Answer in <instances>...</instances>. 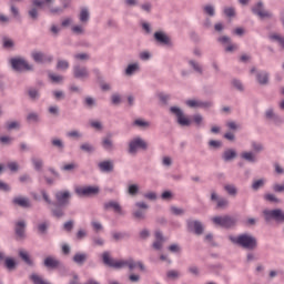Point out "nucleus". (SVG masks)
<instances>
[{"instance_id":"nucleus-1","label":"nucleus","mask_w":284,"mask_h":284,"mask_svg":"<svg viewBox=\"0 0 284 284\" xmlns=\"http://www.w3.org/2000/svg\"><path fill=\"white\" fill-rule=\"evenodd\" d=\"M102 261L104 265L112 267L113 270H123L124 267H129L132 272L135 267H140L141 272H145V265H143L142 262H135L133 258L115 261L110 257V252L108 251L102 253Z\"/></svg>"},{"instance_id":"nucleus-2","label":"nucleus","mask_w":284,"mask_h":284,"mask_svg":"<svg viewBox=\"0 0 284 284\" xmlns=\"http://www.w3.org/2000/svg\"><path fill=\"white\" fill-rule=\"evenodd\" d=\"M229 241H231L233 245H237L239 247L251 252L258 247V240L250 233H242L237 236L229 235Z\"/></svg>"},{"instance_id":"nucleus-3","label":"nucleus","mask_w":284,"mask_h":284,"mask_svg":"<svg viewBox=\"0 0 284 284\" xmlns=\"http://www.w3.org/2000/svg\"><path fill=\"white\" fill-rule=\"evenodd\" d=\"M54 3V0H32V8L28 10V17L31 21H39V9L43 10L45 6L50 8V4Z\"/></svg>"},{"instance_id":"nucleus-4","label":"nucleus","mask_w":284,"mask_h":284,"mask_svg":"<svg viewBox=\"0 0 284 284\" xmlns=\"http://www.w3.org/2000/svg\"><path fill=\"white\" fill-rule=\"evenodd\" d=\"M212 222L214 225H219V227H224V230H232V227H236L239 219L231 215H223L212 217Z\"/></svg>"},{"instance_id":"nucleus-5","label":"nucleus","mask_w":284,"mask_h":284,"mask_svg":"<svg viewBox=\"0 0 284 284\" xmlns=\"http://www.w3.org/2000/svg\"><path fill=\"white\" fill-rule=\"evenodd\" d=\"M9 63L14 72H32L33 68L23 58H11Z\"/></svg>"},{"instance_id":"nucleus-6","label":"nucleus","mask_w":284,"mask_h":284,"mask_svg":"<svg viewBox=\"0 0 284 284\" xmlns=\"http://www.w3.org/2000/svg\"><path fill=\"white\" fill-rule=\"evenodd\" d=\"M169 111L171 114L176 116V122L181 125V128H190L192 125V120L185 116L182 108L171 106Z\"/></svg>"},{"instance_id":"nucleus-7","label":"nucleus","mask_w":284,"mask_h":284,"mask_svg":"<svg viewBox=\"0 0 284 284\" xmlns=\"http://www.w3.org/2000/svg\"><path fill=\"white\" fill-rule=\"evenodd\" d=\"M264 221H275V223H284V211L282 209L264 210Z\"/></svg>"},{"instance_id":"nucleus-8","label":"nucleus","mask_w":284,"mask_h":284,"mask_svg":"<svg viewBox=\"0 0 284 284\" xmlns=\"http://www.w3.org/2000/svg\"><path fill=\"white\" fill-rule=\"evenodd\" d=\"M135 207L132 211V216L135 221H145L148 213L146 210H150V205L145 202H135Z\"/></svg>"},{"instance_id":"nucleus-9","label":"nucleus","mask_w":284,"mask_h":284,"mask_svg":"<svg viewBox=\"0 0 284 284\" xmlns=\"http://www.w3.org/2000/svg\"><path fill=\"white\" fill-rule=\"evenodd\" d=\"M140 150H148V142H145L141 136L133 138L129 142V154H136Z\"/></svg>"},{"instance_id":"nucleus-10","label":"nucleus","mask_w":284,"mask_h":284,"mask_svg":"<svg viewBox=\"0 0 284 284\" xmlns=\"http://www.w3.org/2000/svg\"><path fill=\"white\" fill-rule=\"evenodd\" d=\"M252 12L260 19H272L274 14L265 9L263 1H258L252 7Z\"/></svg>"},{"instance_id":"nucleus-11","label":"nucleus","mask_w":284,"mask_h":284,"mask_svg":"<svg viewBox=\"0 0 284 284\" xmlns=\"http://www.w3.org/2000/svg\"><path fill=\"white\" fill-rule=\"evenodd\" d=\"M185 105H187V108H193V109L201 108L202 110H210V108L214 105V102L191 99L185 101Z\"/></svg>"},{"instance_id":"nucleus-12","label":"nucleus","mask_w":284,"mask_h":284,"mask_svg":"<svg viewBox=\"0 0 284 284\" xmlns=\"http://www.w3.org/2000/svg\"><path fill=\"white\" fill-rule=\"evenodd\" d=\"M186 226L189 232H193V234H196V236H201V234L205 232V226H203V223L199 220L186 221Z\"/></svg>"},{"instance_id":"nucleus-13","label":"nucleus","mask_w":284,"mask_h":284,"mask_svg":"<svg viewBox=\"0 0 284 284\" xmlns=\"http://www.w3.org/2000/svg\"><path fill=\"white\" fill-rule=\"evenodd\" d=\"M101 192L99 186H80L75 189L78 196H97Z\"/></svg>"},{"instance_id":"nucleus-14","label":"nucleus","mask_w":284,"mask_h":284,"mask_svg":"<svg viewBox=\"0 0 284 284\" xmlns=\"http://www.w3.org/2000/svg\"><path fill=\"white\" fill-rule=\"evenodd\" d=\"M70 199H72V193H70V191H58L55 193V201L60 207L70 205Z\"/></svg>"},{"instance_id":"nucleus-15","label":"nucleus","mask_w":284,"mask_h":284,"mask_svg":"<svg viewBox=\"0 0 284 284\" xmlns=\"http://www.w3.org/2000/svg\"><path fill=\"white\" fill-rule=\"evenodd\" d=\"M12 205H16L17 207H22L23 210H29L32 207V202L30 201V197L18 195L14 196L11 201Z\"/></svg>"},{"instance_id":"nucleus-16","label":"nucleus","mask_w":284,"mask_h":284,"mask_svg":"<svg viewBox=\"0 0 284 284\" xmlns=\"http://www.w3.org/2000/svg\"><path fill=\"white\" fill-rule=\"evenodd\" d=\"M73 77L74 79H89L90 71H88V67H83L81 64L73 65Z\"/></svg>"},{"instance_id":"nucleus-17","label":"nucleus","mask_w":284,"mask_h":284,"mask_svg":"<svg viewBox=\"0 0 284 284\" xmlns=\"http://www.w3.org/2000/svg\"><path fill=\"white\" fill-rule=\"evenodd\" d=\"M153 38L156 41V43H160V45H168L169 48H172L173 45L172 39H170L163 31H156L153 34Z\"/></svg>"},{"instance_id":"nucleus-18","label":"nucleus","mask_w":284,"mask_h":284,"mask_svg":"<svg viewBox=\"0 0 284 284\" xmlns=\"http://www.w3.org/2000/svg\"><path fill=\"white\" fill-rule=\"evenodd\" d=\"M44 267L47 270H57V267H63V263H61L57 257L54 256H48L43 261Z\"/></svg>"},{"instance_id":"nucleus-19","label":"nucleus","mask_w":284,"mask_h":284,"mask_svg":"<svg viewBox=\"0 0 284 284\" xmlns=\"http://www.w3.org/2000/svg\"><path fill=\"white\" fill-rule=\"evenodd\" d=\"M240 159L246 161V163H258V156L253 151H244L240 154Z\"/></svg>"},{"instance_id":"nucleus-20","label":"nucleus","mask_w":284,"mask_h":284,"mask_svg":"<svg viewBox=\"0 0 284 284\" xmlns=\"http://www.w3.org/2000/svg\"><path fill=\"white\" fill-rule=\"evenodd\" d=\"M100 172H104L110 174V172H114V162L112 160L102 161L98 164Z\"/></svg>"},{"instance_id":"nucleus-21","label":"nucleus","mask_w":284,"mask_h":284,"mask_svg":"<svg viewBox=\"0 0 284 284\" xmlns=\"http://www.w3.org/2000/svg\"><path fill=\"white\" fill-rule=\"evenodd\" d=\"M155 241L152 244V247L154 250H163V243H165V236H163V233L161 231H156L154 233Z\"/></svg>"},{"instance_id":"nucleus-22","label":"nucleus","mask_w":284,"mask_h":284,"mask_svg":"<svg viewBox=\"0 0 284 284\" xmlns=\"http://www.w3.org/2000/svg\"><path fill=\"white\" fill-rule=\"evenodd\" d=\"M237 156L239 153H236V150L234 149H226L222 153V160L224 161V163H230L231 161H234V159H236Z\"/></svg>"},{"instance_id":"nucleus-23","label":"nucleus","mask_w":284,"mask_h":284,"mask_svg":"<svg viewBox=\"0 0 284 284\" xmlns=\"http://www.w3.org/2000/svg\"><path fill=\"white\" fill-rule=\"evenodd\" d=\"M139 70H141V65L139 64V62H133L128 64V67L124 70V74L125 77H134V74H136Z\"/></svg>"},{"instance_id":"nucleus-24","label":"nucleus","mask_w":284,"mask_h":284,"mask_svg":"<svg viewBox=\"0 0 284 284\" xmlns=\"http://www.w3.org/2000/svg\"><path fill=\"white\" fill-rule=\"evenodd\" d=\"M256 81L260 85H267L270 83V72L258 71L256 73Z\"/></svg>"},{"instance_id":"nucleus-25","label":"nucleus","mask_w":284,"mask_h":284,"mask_svg":"<svg viewBox=\"0 0 284 284\" xmlns=\"http://www.w3.org/2000/svg\"><path fill=\"white\" fill-rule=\"evenodd\" d=\"M72 261L73 263H75V265H79L81 267L85 265V262L88 261V254L78 252L73 255Z\"/></svg>"},{"instance_id":"nucleus-26","label":"nucleus","mask_w":284,"mask_h":284,"mask_svg":"<svg viewBox=\"0 0 284 284\" xmlns=\"http://www.w3.org/2000/svg\"><path fill=\"white\" fill-rule=\"evenodd\" d=\"M16 234L20 239H26V222L23 220L16 223Z\"/></svg>"},{"instance_id":"nucleus-27","label":"nucleus","mask_w":284,"mask_h":284,"mask_svg":"<svg viewBox=\"0 0 284 284\" xmlns=\"http://www.w3.org/2000/svg\"><path fill=\"white\" fill-rule=\"evenodd\" d=\"M79 21L84 26L90 21V9H88V7L81 8L79 13Z\"/></svg>"},{"instance_id":"nucleus-28","label":"nucleus","mask_w":284,"mask_h":284,"mask_svg":"<svg viewBox=\"0 0 284 284\" xmlns=\"http://www.w3.org/2000/svg\"><path fill=\"white\" fill-rule=\"evenodd\" d=\"M114 210L118 214H123V209L121 207V204L119 202L110 201L104 203V210Z\"/></svg>"},{"instance_id":"nucleus-29","label":"nucleus","mask_w":284,"mask_h":284,"mask_svg":"<svg viewBox=\"0 0 284 284\" xmlns=\"http://www.w3.org/2000/svg\"><path fill=\"white\" fill-rule=\"evenodd\" d=\"M51 145L52 148H55L58 152H63V150H65V142H63L61 138L51 139Z\"/></svg>"},{"instance_id":"nucleus-30","label":"nucleus","mask_w":284,"mask_h":284,"mask_svg":"<svg viewBox=\"0 0 284 284\" xmlns=\"http://www.w3.org/2000/svg\"><path fill=\"white\" fill-rule=\"evenodd\" d=\"M251 150H253L254 154H261V152H265V145L262 142L253 140L251 141Z\"/></svg>"},{"instance_id":"nucleus-31","label":"nucleus","mask_w":284,"mask_h":284,"mask_svg":"<svg viewBox=\"0 0 284 284\" xmlns=\"http://www.w3.org/2000/svg\"><path fill=\"white\" fill-rule=\"evenodd\" d=\"M270 41L277 43L282 50H284V37L278 33H271L268 36Z\"/></svg>"},{"instance_id":"nucleus-32","label":"nucleus","mask_w":284,"mask_h":284,"mask_svg":"<svg viewBox=\"0 0 284 284\" xmlns=\"http://www.w3.org/2000/svg\"><path fill=\"white\" fill-rule=\"evenodd\" d=\"M31 163H32L33 170H36V172H41L43 170V160L41 158L32 156Z\"/></svg>"},{"instance_id":"nucleus-33","label":"nucleus","mask_w":284,"mask_h":284,"mask_svg":"<svg viewBox=\"0 0 284 284\" xmlns=\"http://www.w3.org/2000/svg\"><path fill=\"white\" fill-rule=\"evenodd\" d=\"M187 64L196 72V74H203V65H201L196 60L190 59L187 60Z\"/></svg>"},{"instance_id":"nucleus-34","label":"nucleus","mask_w":284,"mask_h":284,"mask_svg":"<svg viewBox=\"0 0 284 284\" xmlns=\"http://www.w3.org/2000/svg\"><path fill=\"white\" fill-rule=\"evenodd\" d=\"M102 148L106 152H114V142L110 138H104L102 140Z\"/></svg>"},{"instance_id":"nucleus-35","label":"nucleus","mask_w":284,"mask_h":284,"mask_svg":"<svg viewBox=\"0 0 284 284\" xmlns=\"http://www.w3.org/2000/svg\"><path fill=\"white\" fill-rule=\"evenodd\" d=\"M1 42L4 50H12L14 48V41L7 36L2 37Z\"/></svg>"},{"instance_id":"nucleus-36","label":"nucleus","mask_w":284,"mask_h":284,"mask_svg":"<svg viewBox=\"0 0 284 284\" xmlns=\"http://www.w3.org/2000/svg\"><path fill=\"white\" fill-rule=\"evenodd\" d=\"M19 256L30 267H32V265H34V262L30 258V254H28L27 251H20Z\"/></svg>"},{"instance_id":"nucleus-37","label":"nucleus","mask_w":284,"mask_h":284,"mask_svg":"<svg viewBox=\"0 0 284 284\" xmlns=\"http://www.w3.org/2000/svg\"><path fill=\"white\" fill-rule=\"evenodd\" d=\"M83 105L88 110H92V108H97V100L92 97H87L83 100Z\"/></svg>"},{"instance_id":"nucleus-38","label":"nucleus","mask_w":284,"mask_h":284,"mask_svg":"<svg viewBox=\"0 0 284 284\" xmlns=\"http://www.w3.org/2000/svg\"><path fill=\"white\" fill-rule=\"evenodd\" d=\"M80 150L82 152H85L87 154H92L93 152H95V148L94 145L90 144V142H84L80 145Z\"/></svg>"},{"instance_id":"nucleus-39","label":"nucleus","mask_w":284,"mask_h":284,"mask_svg":"<svg viewBox=\"0 0 284 284\" xmlns=\"http://www.w3.org/2000/svg\"><path fill=\"white\" fill-rule=\"evenodd\" d=\"M224 190L229 196H236V194H239V189H236V185L234 184L224 185Z\"/></svg>"},{"instance_id":"nucleus-40","label":"nucleus","mask_w":284,"mask_h":284,"mask_svg":"<svg viewBox=\"0 0 284 284\" xmlns=\"http://www.w3.org/2000/svg\"><path fill=\"white\" fill-rule=\"evenodd\" d=\"M91 241H92L93 247H103V245H105V240H103V237L98 235L92 236Z\"/></svg>"},{"instance_id":"nucleus-41","label":"nucleus","mask_w":284,"mask_h":284,"mask_svg":"<svg viewBox=\"0 0 284 284\" xmlns=\"http://www.w3.org/2000/svg\"><path fill=\"white\" fill-rule=\"evenodd\" d=\"M233 88H235V90H237V92H245V85H243V82L239 79H233L231 81Z\"/></svg>"},{"instance_id":"nucleus-42","label":"nucleus","mask_w":284,"mask_h":284,"mask_svg":"<svg viewBox=\"0 0 284 284\" xmlns=\"http://www.w3.org/2000/svg\"><path fill=\"white\" fill-rule=\"evenodd\" d=\"M4 265L9 272H12L13 270H17V262L13 258L7 257L4 260Z\"/></svg>"},{"instance_id":"nucleus-43","label":"nucleus","mask_w":284,"mask_h":284,"mask_svg":"<svg viewBox=\"0 0 284 284\" xmlns=\"http://www.w3.org/2000/svg\"><path fill=\"white\" fill-rule=\"evenodd\" d=\"M204 14H207V17H214L216 14V10L214 9V6L206 4L203 7Z\"/></svg>"},{"instance_id":"nucleus-44","label":"nucleus","mask_w":284,"mask_h":284,"mask_svg":"<svg viewBox=\"0 0 284 284\" xmlns=\"http://www.w3.org/2000/svg\"><path fill=\"white\" fill-rule=\"evenodd\" d=\"M264 185H265L264 179L255 180L252 183V190H254V192H258V190H261V187H264Z\"/></svg>"},{"instance_id":"nucleus-45","label":"nucleus","mask_w":284,"mask_h":284,"mask_svg":"<svg viewBox=\"0 0 284 284\" xmlns=\"http://www.w3.org/2000/svg\"><path fill=\"white\" fill-rule=\"evenodd\" d=\"M51 214L52 216H54L55 219H62V216H65V212L63 211V209H61V206H58L55 209L51 210Z\"/></svg>"},{"instance_id":"nucleus-46","label":"nucleus","mask_w":284,"mask_h":284,"mask_svg":"<svg viewBox=\"0 0 284 284\" xmlns=\"http://www.w3.org/2000/svg\"><path fill=\"white\" fill-rule=\"evenodd\" d=\"M133 125H135L136 128L148 129L150 128V122L143 119H136L134 120Z\"/></svg>"},{"instance_id":"nucleus-47","label":"nucleus","mask_w":284,"mask_h":284,"mask_svg":"<svg viewBox=\"0 0 284 284\" xmlns=\"http://www.w3.org/2000/svg\"><path fill=\"white\" fill-rule=\"evenodd\" d=\"M139 190H140L139 184H130L128 186V194L130 196H136V194H139Z\"/></svg>"},{"instance_id":"nucleus-48","label":"nucleus","mask_w":284,"mask_h":284,"mask_svg":"<svg viewBox=\"0 0 284 284\" xmlns=\"http://www.w3.org/2000/svg\"><path fill=\"white\" fill-rule=\"evenodd\" d=\"M68 139H83V133H81L79 130H72L67 132Z\"/></svg>"},{"instance_id":"nucleus-49","label":"nucleus","mask_w":284,"mask_h":284,"mask_svg":"<svg viewBox=\"0 0 284 284\" xmlns=\"http://www.w3.org/2000/svg\"><path fill=\"white\" fill-rule=\"evenodd\" d=\"M112 239L115 241H123V239H130V234L123 232H113Z\"/></svg>"},{"instance_id":"nucleus-50","label":"nucleus","mask_w":284,"mask_h":284,"mask_svg":"<svg viewBox=\"0 0 284 284\" xmlns=\"http://www.w3.org/2000/svg\"><path fill=\"white\" fill-rule=\"evenodd\" d=\"M28 94L32 101H37L41 94L39 93V90L31 88L28 90Z\"/></svg>"},{"instance_id":"nucleus-51","label":"nucleus","mask_w":284,"mask_h":284,"mask_svg":"<svg viewBox=\"0 0 284 284\" xmlns=\"http://www.w3.org/2000/svg\"><path fill=\"white\" fill-rule=\"evenodd\" d=\"M43 55L44 53L41 51H34L32 53V59L36 61V63H43Z\"/></svg>"},{"instance_id":"nucleus-52","label":"nucleus","mask_w":284,"mask_h":284,"mask_svg":"<svg viewBox=\"0 0 284 284\" xmlns=\"http://www.w3.org/2000/svg\"><path fill=\"white\" fill-rule=\"evenodd\" d=\"M272 190L276 194H284V181L281 184L280 183L273 184Z\"/></svg>"},{"instance_id":"nucleus-53","label":"nucleus","mask_w":284,"mask_h":284,"mask_svg":"<svg viewBox=\"0 0 284 284\" xmlns=\"http://www.w3.org/2000/svg\"><path fill=\"white\" fill-rule=\"evenodd\" d=\"M71 32H73V34H85V28L81 24H75L71 28Z\"/></svg>"},{"instance_id":"nucleus-54","label":"nucleus","mask_w":284,"mask_h":284,"mask_svg":"<svg viewBox=\"0 0 284 284\" xmlns=\"http://www.w3.org/2000/svg\"><path fill=\"white\" fill-rule=\"evenodd\" d=\"M264 200L268 201V203H281V199L276 197L274 193L265 194Z\"/></svg>"},{"instance_id":"nucleus-55","label":"nucleus","mask_w":284,"mask_h":284,"mask_svg":"<svg viewBox=\"0 0 284 284\" xmlns=\"http://www.w3.org/2000/svg\"><path fill=\"white\" fill-rule=\"evenodd\" d=\"M70 68V62L67 60H58L57 70H68Z\"/></svg>"},{"instance_id":"nucleus-56","label":"nucleus","mask_w":284,"mask_h":284,"mask_svg":"<svg viewBox=\"0 0 284 284\" xmlns=\"http://www.w3.org/2000/svg\"><path fill=\"white\" fill-rule=\"evenodd\" d=\"M21 128V123L19 121L7 122V130H19Z\"/></svg>"},{"instance_id":"nucleus-57","label":"nucleus","mask_w":284,"mask_h":284,"mask_svg":"<svg viewBox=\"0 0 284 284\" xmlns=\"http://www.w3.org/2000/svg\"><path fill=\"white\" fill-rule=\"evenodd\" d=\"M209 146L212 148L213 150H220V148H223V142L219 140H210Z\"/></svg>"},{"instance_id":"nucleus-58","label":"nucleus","mask_w":284,"mask_h":284,"mask_svg":"<svg viewBox=\"0 0 284 284\" xmlns=\"http://www.w3.org/2000/svg\"><path fill=\"white\" fill-rule=\"evenodd\" d=\"M73 58L75 61H90V54L88 53H75Z\"/></svg>"},{"instance_id":"nucleus-59","label":"nucleus","mask_w":284,"mask_h":284,"mask_svg":"<svg viewBox=\"0 0 284 284\" xmlns=\"http://www.w3.org/2000/svg\"><path fill=\"white\" fill-rule=\"evenodd\" d=\"M48 227H50V223L42 222V223L38 224V232L40 234H45L48 232Z\"/></svg>"},{"instance_id":"nucleus-60","label":"nucleus","mask_w":284,"mask_h":284,"mask_svg":"<svg viewBox=\"0 0 284 284\" xmlns=\"http://www.w3.org/2000/svg\"><path fill=\"white\" fill-rule=\"evenodd\" d=\"M49 79H51L53 83H63V75L49 73Z\"/></svg>"},{"instance_id":"nucleus-61","label":"nucleus","mask_w":284,"mask_h":284,"mask_svg":"<svg viewBox=\"0 0 284 284\" xmlns=\"http://www.w3.org/2000/svg\"><path fill=\"white\" fill-rule=\"evenodd\" d=\"M171 213L174 214V216H183L185 214V210L176 206H171Z\"/></svg>"},{"instance_id":"nucleus-62","label":"nucleus","mask_w":284,"mask_h":284,"mask_svg":"<svg viewBox=\"0 0 284 284\" xmlns=\"http://www.w3.org/2000/svg\"><path fill=\"white\" fill-rule=\"evenodd\" d=\"M27 121H32L33 123H39L40 118H39V113L37 112H31L27 115Z\"/></svg>"},{"instance_id":"nucleus-63","label":"nucleus","mask_w":284,"mask_h":284,"mask_svg":"<svg viewBox=\"0 0 284 284\" xmlns=\"http://www.w3.org/2000/svg\"><path fill=\"white\" fill-rule=\"evenodd\" d=\"M273 125H275L276 128H281V125H283L284 120L281 118V115H275L272 120Z\"/></svg>"},{"instance_id":"nucleus-64","label":"nucleus","mask_w":284,"mask_h":284,"mask_svg":"<svg viewBox=\"0 0 284 284\" xmlns=\"http://www.w3.org/2000/svg\"><path fill=\"white\" fill-rule=\"evenodd\" d=\"M52 95L54 97L55 101H63V99H65V92L63 91H53Z\"/></svg>"}]
</instances>
